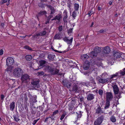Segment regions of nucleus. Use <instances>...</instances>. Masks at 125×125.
Listing matches in <instances>:
<instances>
[{"label":"nucleus","mask_w":125,"mask_h":125,"mask_svg":"<svg viewBox=\"0 0 125 125\" xmlns=\"http://www.w3.org/2000/svg\"><path fill=\"white\" fill-rule=\"evenodd\" d=\"M12 68L10 69L8 68H7L8 71H10L12 72L13 76L17 78L20 77L22 74L23 72L22 69L20 68H17L14 69L12 71L11 70Z\"/></svg>","instance_id":"f257e3e1"},{"label":"nucleus","mask_w":125,"mask_h":125,"mask_svg":"<svg viewBox=\"0 0 125 125\" xmlns=\"http://www.w3.org/2000/svg\"><path fill=\"white\" fill-rule=\"evenodd\" d=\"M113 56L114 57V58L113 59L110 57L107 60V62L109 65H113L116 59H118V60H119V59L121 60L122 58L121 54L118 52H114L113 54Z\"/></svg>","instance_id":"f03ea898"},{"label":"nucleus","mask_w":125,"mask_h":125,"mask_svg":"<svg viewBox=\"0 0 125 125\" xmlns=\"http://www.w3.org/2000/svg\"><path fill=\"white\" fill-rule=\"evenodd\" d=\"M116 82L115 81L113 82L112 81L110 83L109 85H111L113 88L114 93L115 94H116V97L118 99H119L121 97L120 95L118 94L119 89L118 86L116 84Z\"/></svg>","instance_id":"7ed1b4c3"},{"label":"nucleus","mask_w":125,"mask_h":125,"mask_svg":"<svg viewBox=\"0 0 125 125\" xmlns=\"http://www.w3.org/2000/svg\"><path fill=\"white\" fill-rule=\"evenodd\" d=\"M101 49L98 46L96 47L94 51H92L89 54L90 56L92 58L96 56L101 51Z\"/></svg>","instance_id":"20e7f679"},{"label":"nucleus","mask_w":125,"mask_h":125,"mask_svg":"<svg viewBox=\"0 0 125 125\" xmlns=\"http://www.w3.org/2000/svg\"><path fill=\"white\" fill-rule=\"evenodd\" d=\"M6 61V65L8 66L7 68L10 69L11 68V66L14 62V59L12 57H9L7 59Z\"/></svg>","instance_id":"39448f33"},{"label":"nucleus","mask_w":125,"mask_h":125,"mask_svg":"<svg viewBox=\"0 0 125 125\" xmlns=\"http://www.w3.org/2000/svg\"><path fill=\"white\" fill-rule=\"evenodd\" d=\"M104 119V117L102 116L98 117L94 122V125H101Z\"/></svg>","instance_id":"423d86ee"},{"label":"nucleus","mask_w":125,"mask_h":125,"mask_svg":"<svg viewBox=\"0 0 125 125\" xmlns=\"http://www.w3.org/2000/svg\"><path fill=\"white\" fill-rule=\"evenodd\" d=\"M111 50L109 47L107 46L103 48V55L106 56L110 52Z\"/></svg>","instance_id":"0eeeda50"},{"label":"nucleus","mask_w":125,"mask_h":125,"mask_svg":"<svg viewBox=\"0 0 125 125\" xmlns=\"http://www.w3.org/2000/svg\"><path fill=\"white\" fill-rule=\"evenodd\" d=\"M21 79L23 83L28 82L30 80L29 76L27 74H24L21 76Z\"/></svg>","instance_id":"6e6552de"},{"label":"nucleus","mask_w":125,"mask_h":125,"mask_svg":"<svg viewBox=\"0 0 125 125\" xmlns=\"http://www.w3.org/2000/svg\"><path fill=\"white\" fill-rule=\"evenodd\" d=\"M120 76V75H119V72H117L115 74L111 75L110 79L112 80H115L118 77Z\"/></svg>","instance_id":"1a4fd4ad"},{"label":"nucleus","mask_w":125,"mask_h":125,"mask_svg":"<svg viewBox=\"0 0 125 125\" xmlns=\"http://www.w3.org/2000/svg\"><path fill=\"white\" fill-rule=\"evenodd\" d=\"M73 38L72 36H71L70 37V39H68V38L65 37L63 38V40L65 42H66L68 44H71L72 42Z\"/></svg>","instance_id":"9d476101"},{"label":"nucleus","mask_w":125,"mask_h":125,"mask_svg":"<svg viewBox=\"0 0 125 125\" xmlns=\"http://www.w3.org/2000/svg\"><path fill=\"white\" fill-rule=\"evenodd\" d=\"M101 59H97L95 60L94 61V65H96L98 67H99L102 65V64L101 62Z\"/></svg>","instance_id":"9b49d317"},{"label":"nucleus","mask_w":125,"mask_h":125,"mask_svg":"<svg viewBox=\"0 0 125 125\" xmlns=\"http://www.w3.org/2000/svg\"><path fill=\"white\" fill-rule=\"evenodd\" d=\"M113 97L112 94L110 93L107 92L106 93V98L107 101H109L111 100Z\"/></svg>","instance_id":"f8f14e48"},{"label":"nucleus","mask_w":125,"mask_h":125,"mask_svg":"<svg viewBox=\"0 0 125 125\" xmlns=\"http://www.w3.org/2000/svg\"><path fill=\"white\" fill-rule=\"evenodd\" d=\"M110 80V79L109 78H107L105 79H103L102 78H100L99 80V82L101 83H104L106 82H108L109 80Z\"/></svg>","instance_id":"ddd939ff"},{"label":"nucleus","mask_w":125,"mask_h":125,"mask_svg":"<svg viewBox=\"0 0 125 125\" xmlns=\"http://www.w3.org/2000/svg\"><path fill=\"white\" fill-rule=\"evenodd\" d=\"M81 89L80 87L77 86V85L74 86L73 88V91L77 93L79 92L81 90Z\"/></svg>","instance_id":"4468645a"},{"label":"nucleus","mask_w":125,"mask_h":125,"mask_svg":"<svg viewBox=\"0 0 125 125\" xmlns=\"http://www.w3.org/2000/svg\"><path fill=\"white\" fill-rule=\"evenodd\" d=\"M89 62L88 61H85V63L83 65V67L84 69L86 70L88 69L89 67Z\"/></svg>","instance_id":"2eb2a0df"},{"label":"nucleus","mask_w":125,"mask_h":125,"mask_svg":"<svg viewBox=\"0 0 125 125\" xmlns=\"http://www.w3.org/2000/svg\"><path fill=\"white\" fill-rule=\"evenodd\" d=\"M64 17L63 18V20L65 22L67 21L66 19L67 16V12L66 10H65L63 12Z\"/></svg>","instance_id":"dca6fc26"},{"label":"nucleus","mask_w":125,"mask_h":125,"mask_svg":"<svg viewBox=\"0 0 125 125\" xmlns=\"http://www.w3.org/2000/svg\"><path fill=\"white\" fill-rule=\"evenodd\" d=\"M94 97V95L92 94H89L87 96V99L88 100H91L93 99Z\"/></svg>","instance_id":"f3484780"},{"label":"nucleus","mask_w":125,"mask_h":125,"mask_svg":"<svg viewBox=\"0 0 125 125\" xmlns=\"http://www.w3.org/2000/svg\"><path fill=\"white\" fill-rule=\"evenodd\" d=\"M46 61L43 60H41L39 61V64L40 65V66L43 67L45 65L46 63Z\"/></svg>","instance_id":"a211bd4d"},{"label":"nucleus","mask_w":125,"mask_h":125,"mask_svg":"<svg viewBox=\"0 0 125 125\" xmlns=\"http://www.w3.org/2000/svg\"><path fill=\"white\" fill-rule=\"evenodd\" d=\"M39 81L38 80L37 81H32L31 82V83L32 84L35 86L36 87H38L39 86Z\"/></svg>","instance_id":"6ab92c4d"},{"label":"nucleus","mask_w":125,"mask_h":125,"mask_svg":"<svg viewBox=\"0 0 125 125\" xmlns=\"http://www.w3.org/2000/svg\"><path fill=\"white\" fill-rule=\"evenodd\" d=\"M55 57V55H54L50 54L48 55V58L50 61H53Z\"/></svg>","instance_id":"aec40b11"},{"label":"nucleus","mask_w":125,"mask_h":125,"mask_svg":"<svg viewBox=\"0 0 125 125\" xmlns=\"http://www.w3.org/2000/svg\"><path fill=\"white\" fill-rule=\"evenodd\" d=\"M89 57V56L87 54L83 55L81 56L82 59L83 60L87 59Z\"/></svg>","instance_id":"412c9836"},{"label":"nucleus","mask_w":125,"mask_h":125,"mask_svg":"<svg viewBox=\"0 0 125 125\" xmlns=\"http://www.w3.org/2000/svg\"><path fill=\"white\" fill-rule=\"evenodd\" d=\"M13 118L14 120L16 122H18L20 120L18 118V116L17 114L13 115Z\"/></svg>","instance_id":"4be33fe9"},{"label":"nucleus","mask_w":125,"mask_h":125,"mask_svg":"<svg viewBox=\"0 0 125 125\" xmlns=\"http://www.w3.org/2000/svg\"><path fill=\"white\" fill-rule=\"evenodd\" d=\"M46 13V11H40L38 14L37 16V18L38 19V16H40L43 14H45Z\"/></svg>","instance_id":"5701e85b"},{"label":"nucleus","mask_w":125,"mask_h":125,"mask_svg":"<svg viewBox=\"0 0 125 125\" xmlns=\"http://www.w3.org/2000/svg\"><path fill=\"white\" fill-rule=\"evenodd\" d=\"M48 7L51 10V14H53L55 11V10L54 8L51 5H49Z\"/></svg>","instance_id":"b1692460"},{"label":"nucleus","mask_w":125,"mask_h":125,"mask_svg":"<svg viewBox=\"0 0 125 125\" xmlns=\"http://www.w3.org/2000/svg\"><path fill=\"white\" fill-rule=\"evenodd\" d=\"M25 58L27 60L30 61L32 58V56L31 55H27L26 56Z\"/></svg>","instance_id":"393cba45"},{"label":"nucleus","mask_w":125,"mask_h":125,"mask_svg":"<svg viewBox=\"0 0 125 125\" xmlns=\"http://www.w3.org/2000/svg\"><path fill=\"white\" fill-rule=\"evenodd\" d=\"M49 122L50 123L51 122H52V121L51 120V117L50 116H49L48 117H47L46 118V119L44 121V122Z\"/></svg>","instance_id":"a878e982"},{"label":"nucleus","mask_w":125,"mask_h":125,"mask_svg":"<svg viewBox=\"0 0 125 125\" xmlns=\"http://www.w3.org/2000/svg\"><path fill=\"white\" fill-rule=\"evenodd\" d=\"M15 106V103L12 102L10 105V108L11 109H13Z\"/></svg>","instance_id":"bb28decb"},{"label":"nucleus","mask_w":125,"mask_h":125,"mask_svg":"<svg viewBox=\"0 0 125 125\" xmlns=\"http://www.w3.org/2000/svg\"><path fill=\"white\" fill-rule=\"evenodd\" d=\"M8 0H2L0 2V3L1 4H3V3H5ZM10 0H8V2L9 3L7 4V6L9 4V1Z\"/></svg>","instance_id":"cd10ccee"},{"label":"nucleus","mask_w":125,"mask_h":125,"mask_svg":"<svg viewBox=\"0 0 125 125\" xmlns=\"http://www.w3.org/2000/svg\"><path fill=\"white\" fill-rule=\"evenodd\" d=\"M110 106V102L109 101H107L105 106V109H107Z\"/></svg>","instance_id":"c85d7f7f"},{"label":"nucleus","mask_w":125,"mask_h":125,"mask_svg":"<svg viewBox=\"0 0 125 125\" xmlns=\"http://www.w3.org/2000/svg\"><path fill=\"white\" fill-rule=\"evenodd\" d=\"M61 16L60 15L56 16L52 20H57L58 21H59L61 18Z\"/></svg>","instance_id":"c756f323"},{"label":"nucleus","mask_w":125,"mask_h":125,"mask_svg":"<svg viewBox=\"0 0 125 125\" xmlns=\"http://www.w3.org/2000/svg\"><path fill=\"white\" fill-rule=\"evenodd\" d=\"M110 119L111 121L113 122H115L116 121V119L115 117L113 116H111Z\"/></svg>","instance_id":"7c9ffc66"},{"label":"nucleus","mask_w":125,"mask_h":125,"mask_svg":"<svg viewBox=\"0 0 125 125\" xmlns=\"http://www.w3.org/2000/svg\"><path fill=\"white\" fill-rule=\"evenodd\" d=\"M46 32L45 31H43L42 33H37L36 34V35L37 36H42L44 35L46 33Z\"/></svg>","instance_id":"2f4dec72"},{"label":"nucleus","mask_w":125,"mask_h":125,"mask_svg":"<svg viewBox=\"0 0 125 125\" xmlns=\"http://www.w3.org/2000/svg\"><path fill=\"white\" fill-rule=\"evenodd\" d=\"M74 8L76 10H78L79 9V5L78 4L75 3L74 5Z\"/></svg>","instance_id":"473e14b6"},{"label":"nucleus","mask_w":125,"mask_h":125,"mask_svg":"<svg viewBox=\"0 0 125 125\" xmlns=\"http://www.w3.org/2000/svg\"><path fill=\"white\" fill-rule=\"evenodd\" d=\"M54 38L55 39H59L61 38L62 37H60V34H56Z\"/></svg>","instance_id":"72a5a7b5"},{"label":"nucleus","mask_w":125,"mask_h":125,"mask_svg":"<svg viewBox=\"0 0 125 125\" xmlns=\"http://www.w3.org/2000/svg\"><path fill=\"white\" fill-rule=\"evenodd\" d=\"M90 81L91 83H92L94 84H95L96 83L94 82V80L93 78L92 77H91L90 78Z\"/></svg>","instance_id":"f704fd0d"},{"label":"nucleus","mask_w":125,"mask_h":125,"mask_svg":"<svg viewBox=\"0 0 125 125\" xmlns=\"http://www.w3.org/2000/svg\"><path fill=\"white\" fill-rule=\"evenodd\" d=\"M77 114V119L78 120L81 117V111H80L79 113H78L77 112H76Z\"/></svg>","instance_id":"c9c22d12"},{"label":"nucleus","mask_w":125,"mask_h":125,"mask_svg":"<svg viewBox=\"0 0 125 125\" xmlns=\"http://www.w3.org/2000/svg\"><path fill=\"white\" fill-rule=\"evenodd\" d=\"M119 72V75H120V76L122 75H123L125 74V72L123 70L120 71Z\"/></svg>","instance_id":"e433bc0d"},{"label":"nucleus","mask_w":125,"mask_h":125,"mask_svg":"<svg viewBox=\"0 0 125 125\" xmlns=\"http://www.w3.org/2000/svg\"><path fill=\"white\" fill-rule=\"evenodd\" d=\"M66 115V114L65 112H64L63 113L62 115V116L61 117L60 119V120H62L63 119L65 115Z\"/></svg>","instance_id":"4c0bfd02"},{"label":"nucleus","mask_w":125,"mask_h":125,"mask_svg":"<svg viewBox=\"0 0 125 125\" xmlns=\"http://www.w3.org/2000/svg\"><path fill=\"white\" fill-rule=\"evenodd\" d=\"M44 72L43 71L38 72L37 73V75H42L44 74Z\"/></svg>","instance_id":"58836bf2"},{"label":"nucleus","mask_w":125,"mask_h":125,"mask_svg":"<svg viewBox=\"0 0 125 125\" xmlns=\"http://www.w3.org/2000/svg\"><path fill=\"white\" fill-rule=\"evenodd\" d=\"M45 67L46 68H48V69L50 71V72H52L53 71V69H51V67H50L49 66H46Z\"/></svg>","instance_id":"ea45409f"},{"label":"nucleus","mask_w":125,"mask_h":125,"mask_svg":"<svg viewBox=\"0 0 125 125\" xmlns=\"http://www.w3.org/2000/svg\"><path fill=\"white\" fill-rule=\"evenodd\" d=\"M98 93L100 95H102L103 93V92L102 90L100 89L98 91Z\"/></svg>","instance_id":"a19ab883"},{"label":"nucleus","mask_w":125,"mask_h":125,"mask_svg":"<svg viewBox=\"0 0 125 125\" xmlns=\"http://www.w3.org/2000/svg\"><path fill=\"white\" fill-rule=\"evenodd\" d=\"M107 74L106 73H103L101 75V77H102L104 78L107 77Z\"/></svg>","instance_id":"79ce46f5"},{"label":"nucleus","mask_w":125,"mask_h":125,"mask_svg":"<svg viewBox=\"0 0 125 125\" xmlns=\"http://www.w3.org/2000/svg\"><path fill=\"white\" fill-rule=\"evenodd\" d=\"M40 119L39 118L38 119L35 120L33 121V123H32V124L33 125H34L38 121V120H39Z\"/></svg>","instance_id":"37998d69"},{"label":"nucleus","mask_w":125,"mask_h":125,"mask_svg":"<svg viewBox=\"0 0 125 125\" xmlns=\"http://www.w3.org/2000/svg\"><path fill=\"white\" fill-rule=\"evenodd\" d=\"M73 17L75 18L76 16V13L75 11H74L72 15Z\"/></svg>","instance_id":"c03bdc74"},{"label":"nucleus","mask_w":125,"mask_h":125,"mask_svg":"<svg viewBox=\"0 0 125 125\" xmlns=\"http://www.w3.org/2000/svg\"><path fill=\"white\" fill-rule=\"evenodd\" d=\"M73 31L72 29H69L68 31V33L69 35L70 34V33H71Z\"/></svg>","instance_id":"a18cd8bd"},{"label":"nucleus","mask_w":125,"mask_h":125,"mask_svg":"<svg viewBox=\"0 0 125 125\" xmlns=\"http://www.w3.org/2000/svg\"><path fill=\"white\" fill-rule=\"evenodd\" d=\"M51 117V120L52 122V121H53L54 120L55 117L54 116V115H52L51 116H50Z\"/></svg>","instance_id":"49530a36"},{"label":"nucleus","mask_w":125,"mask_h":125,"mask_svg":"<svg viewBox=\"0 0 125 125\" xmlns=\"http://www.w3.org/2000/svg\"><path fill=\"white\" fill-rule=\"evenodd\" d=\"M59 30V31H62V26H60L58 28Z\"/></svg>","instance_id":"de8ad7c7"},{"label":"nucleus","mask_w":125,"mask_h":125,"mask_svg":"<svg viewBox=\"0 0 125 125\" xmlns=\"http://www.w3.org/2000/svg\"><path fill=\"white\" fill-rule=\"evenodd\" d=\"M102 112V110H97L96 113L98 114L101 113Z\"/></svg>","instance_id":"09e8293b"},{"label":"nucleus","mask_w":125,"mask_h":125,"mask_svg":"<svg viewBox=\"0 0 125 125\" xmlns=\"http://www.w3.org/2000/svg\"><path fill=\"white\" fill-rule=\"evenodd\" d=\"M24 48L30 50H31V48L27 46H24Z\"/></svg>","instance_id":"8fccbe9b"},{"label":"nucleus","mask_w":125,"mask_h":125,"mask_svg":"<svg viewBox=\"0 0 125 125\" xmlns=\"http://www.w3.org/2000/svg\"><path fill=\"white\" fill-rule=\"evenodd\" d=\"M31 112L32 114L34 115L36 113V111L35 110H32Z\"/></svg>","instance_id":"3c124183"},{"label":"nucleus","mask_w":125,"mask_h":125,"mask_svg":"<svg viewBox=\"0 0 125 125\" xmlns=\"http://www.w3.org/2000/svg\"><path fill=\"white\" fill-rule=\"evenodd\" d=\"M58 112V110H57L55 111L54 112H53V114L52 115H55L56 114H57Z\"/></svg>","instance_id":"603ef678"},{"label":"nucleus","mask_w":125,"mask_h":125,"mask_svg":"<svg viewBox=\"0 0 125 125\" xmlns=\"http://www.w3.org/2000/svg\"><path fill=\"white\" fill-rule=\"evenodd\" d=\"M71 5V3H68L67 6H68V7L69 8V9H70V11H71V8H70Z\"/></svg>","instance_id":"864d4df0"},{"label":"nucleus","mask_w":125,"mask_h":125,"mask_svg":"<svg viewBox=\"0 0 125 125\" xmlns=\"http://www.w3.org/2000/svg\"><path fill=\"white\" fill-rule=\"evenodd\" d=\"M3 50L1 49L0 50V55H2L3 54Z\"/></svg>","instance_id":"5fc2aeb1"},{"label":"nucleus","mask_w":125,"mask_h":125,"mask_svg":"<svg viewBox=\"0 0 125 125\" xmlns=\"http://www.w3.org/2000/svg\"><path fill=\"white\" fill-rule=\"evenodd\" d=\"M39 109H43V106H39Z\"/></svg>","instance_id":"6e6d98bb"},{"label":"nucleus","mask_w":125,"mask_h":125,"mask_svg":"<svg viewBox=\"0 0 125 125\" xmlns=\"http://www.w3.org/2000/svg\"><path fill=\"white\" fill-rule=\"evenodd\" d=\"M1 99L2 100L4 98V96L3 95H1Z\"/></svg>","instance_id":"4d7b16f0"},{"label":"nucleus","mask_w":125,"mask_h":125,"mask_svg":"<svg viewBox=\"0 0 125 125\" xmlns=\"http://www.w3.org/2000/svg\"><path fill=\"white\" fill-rule=\"evenodd\" d=\"M83 85H85L86 86H87L88 85V83H83Z\"/></svg>","instance_id":"13d9d810"},{"label":"nucleus","mask_w":125,"mask_h":125,"mask_svg":"<svg viewBox=\"0 0 125 125\" xmlns=\"http://www.w3.org/2000/svg\"><path fill=\"white\" fill-rule=\"evenodd\" d=\"M112 2H113L112 1H110L109 2V4L110 5H111L112 4Z\"/></svg>","instance_id":"bf43d9fd"},{"label":"nucleus","mask_w":125,"mask_h":125,"mask_svg":"<svg viewBox=\"0 0 125 125\" xmlns=\"http://www.w3.org/2000/svg\"><path fill=\"white\" fill-rule=\"evenodd\" d=\"M98 10H101V7H98Z\"/></svg>","instance_id":"052dcab7"},{"label":"nucleus","mask_w":125,"mask_h":125,"mask_svg":"<svg viewBox=\"0 0 125 125\" xmlns=\"http://www.w3.org/2000/svg\"><path fill=\"white\" fill-rule=\"evenodd\" d=\"M58 72H59L58 70H57L55 71V73L56 74V73H58Z\"/></svg>","instance_id":"680f3d73"},{"label":"nucleus","mask_w":125,"mask_h":125,"mask_svg":"<svg viewBox=\"0 0 125 125\" xmlns=\"http://www.w3.org/2000/svg\"><path fill=\"white\" fill-rule=\"evenodd\" d=\"M88 14L90 16L92 14V13H91V12H89Z\"/></svg>","instance_id":"e2e57ef3"},{"label":"nucleus","mask_w":125,"mask_h":125,"mask_svg":"<svg viewBox=\"0 0 125 125\" xmlns=\"http://www.w3.org/2000/svg\"><path fill=\"white\" fill-rule=\"evenodd\" d=\"M100 32L101 33L103 32H104V31L103 30H101L100 31Z\"/></svg>","instance_id":"0e129e2a"},{"label":"nucleus","mask_w":125,"mask_h":125,"mask_svg":"<svg viewBox=\"0 0 125 125\" xmlns=\"http://www.w3.org/2000/svg\"><path fill=\"white\" fill-rule=\"evenodd\" d=\"M116 104H119L118 101V99L117 100V102L116 103Z\"/></svg>","instance_id":"69168bd1"},{"label":"nucleus","mask_w":125,"mask_h":125,"mask_svg":"<svg viewBox=\"0 0 125 125\" xmlns=\"http://www.w3.org/2000/svg\"><path fill=\"white\" fill-rule=\"evenodd\" d=\"M124 82L125 83V76L124 78Z\"/></svg>","instance_id":"338daca9"},{"label":"nucleus","mask_w":125,"mask_h":125,"mask_svg":"<svg viewBox=\"0 0 125 125\" xmlns=\"http://www.w3.org/2000/svg\"><path fill=\"white\" fill-rule=\"evenodd\" d=\"M123 70H124V72H125V68H124V69H123Z\"/></svg>","instance_id":"774afa93"}]
</instances>
